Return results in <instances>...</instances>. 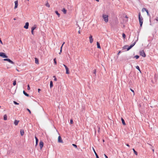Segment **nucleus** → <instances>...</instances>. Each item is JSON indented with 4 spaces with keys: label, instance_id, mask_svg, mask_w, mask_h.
<instances>
[{
    "label": "nucleus",
    "instance_id": "4468645a",
    "mask_svg": "<svg viewBox=\"0 0 158 158\" xmlns=\"http://www.w3.org/2000/svg\"><path fill=\"white\" fill-rule=\"evenodd\" d=\"M20 133L21 136L23 135L24 133V130L23 129H21L20 131Z\"/></svg>",
    "mask_w": 158,
    "mask_h": 158
},
{
    "label": "nucleus",
    "instance_id": "473e14b6",
    "mask_svg": "<svg viewBox=\"0 0 158 158\" xmlns=\"http://www.w3.org/2000/svg\"><path fill=\"white\" fill-rule=\"evenodd\" d=\"M13 102H14V104H15L16 105H19V103L16 102H15V101H14Z\"/></svg>",
    "mask_w": 158,
    "mask_h": 158
},
{
    "label": "nucleus",
    "instance_id": "f3484780",
    "mask_svg": "<svg viewBox=\"0 0 158 158\" xmlns=\"http://www.w3.org/2000/svg\"><path fill=\"white\" fill-rule=\"evenodd\" d=\"M23 94L26 96L28 97L29 96V94L26 93L24 90L23 91Z\"/></svg>",
    "mask_w": 158,
    "mask_h": 158
},
{
    "label": "nucleus",
    "instance_id": "ddd939ff",
    "mask_svg": "<svg viewBox=\"0 0 158 158\" xmlns=\"http://www.w3.org/2000/svg\"><path fill=\"white\" fill-rule=\"evenodd\" d=\"M19 122V120H15V121H14V124H15V126H16V125H18Z\"/></svg>",
    "mask_w": 158,
    "mask_h": 158
},
{
    "label": "nucleus",
    "instance_id": "423d86ee",
    "mask_svg": "<svg viewBox=\"0 0 158 158\" xmlns=\"http://www.w3.org/2000/svg\"><path fill=\"white\" fill-rule=\"evenodd\" d=\"M136 41L134 42V43L132 44L127 49V51L130 50L131 48H132L135 44Z\"/></svg>",
    "mask_w": 158,
    "mask_h": 158
},
{
    "label": "nucleus",
    "instance_id": "9b49d317",
    "mask_svg": "<svg viewBox=\"0 0 158 158\" xmlns=\"http://www.w3.org/2000/svg\"><path fill=\"white\" fill-rule=\"evenodd\" d=\"M145 10V11L146 12L147 15H148L149 16V12H148V10L147 9L145 8H143L142 9V12H143V10Z\"/></svg>",
    "mask_w": 158,
    "mask_h": 158
},
{
    "label": "nucleus",
    "instance_id": "2f4dec72",
    "mask_svg": "<svg viewBox=\"0 0 158 158\" xmlns=\"http://www.w3.org/2000/svg\"><path fill=\"white\" fill-rule=\"evenodd\" d=\"M35 139L36 142H38V141H39L38 139L35 136Z\"/></svg>",
    "mask_w": 158,
    "mask_h": 158
},
{
    "label": "nucleus",
    "instance_id": "9d476101",
    "mask_svg": "<svg viewBox=\"0 0 158 158\" xmlns=\"http://www.w3.org/2000/svg\"><path fill=\"white\" fill-rule=\"evenodd\" d=\"M15 6L14 7V9H16L18 6V1H16L15 2Z\"/></svg>",
    "mask_w": 158,
    "mask_h": 158
},
{
    "label": "nucleus",
    "instance_id": "3c124183",
    "mask_svg": "<svg viewBox=\"0 0 158 158\" xmlns=\"http://www.w3.org/2000/svg\"><path fill=\"white\" fill-rule=\"evenodd\" d=\"M38 142H36V144H35V146H37V145H38Z\"/></svg>",
    "mask_w": 158,
    "mask_h": 158
},
{
    "label": "nucleus",
    "instance_id": "4d7b16f0",
    "mask_svg": "<svg viewBox=\"0 0 158 158\" xmlns=\"http://www.w3.org/2000/svg\"><path fill=\"white\" fill-rule=\"evenodd\" d=\"M35 59L36 60V59H38L37 58H35Z\"/></svg>",
    "mask_w": 158,
    "mask_h": 158
},
{
    "label": "nucleus",
    "instance_id": "6e6552de",
    "mask_svg": "<svg viewBox=\"0 0 158 158\" xmlns=\"http://www.w3.org/2000/svg\"><path fill=\"white\" fill-rule=\"evenodd\" d=\"M140 55L143 57H145L146 56L145 54L144 53V51L143 50H142L140 52Z\"/></svg>",
    "mask_w": 158,
    "mask_h": 158
},
{
    "label": "nucleus",
    "instance_id": "f8f14e48",
    "mask_svg": "<svg viewBox=\"0 0 158 158\" xmlns=\"http://www.w3.org/2000/svg\"><path fill=\"white\" fill-rule=\"evenodd\" d=\"M93 150L94 151V154L96 156V158H99V156H98V154H97V153H96V152L94 149V148L93 147Z\"/></svg>",
    "mask_w": 158,
    "mask_h": 158
},
{
    "label": "nucleus",
    "instance_id": "7ed1b4c3",
    "mask_svg": "<svg viewBox=\"0 0 158 158\" xmlns=\"http://www.w3.org/2000/svg\"><path fill=\"white\" fill-rule=\"evenodd\" d=\"M0 56L2 57L3 58H8V56L6 55L5 53L3 52H0Z\"/></svg>",
    "mask_w": 158,
    "mask_h": 158
},
{
    "label": "nucleus",
    "instance_id": "0e129e2a",
    "mask_svg": "<svg viewBox=\"0 0 158 158\" xmlns=\"http://www.w3.org/2000/svg\"><path fill=\"white\" fill-rule=\"evenodd\" d=\"M27 0V1H29V0Z\"/></svg>",
    "mask_w": 158,
    "mask_h": 158
},
{
    "label": "nucleus",
    "instance_id": "69168bd1",
    "mask_svg": "<svg viewBox=\"0 0 158 158\" xmlns=\"http://www.w3.org/2000/svg\"><path fill=\"white\" fill-rule=\"evenodd\" d=\"M1 107V106H0V108Z\"/></svg>",
    "mask_w": 158,
    "mask_h": 158
},
{
    "label": "nucleus",
    "instance_id": "5701e85b",
    "mask_svg": "<svg viewBox=\"0 0 158 158\" xmlns=\"http://www.w3.org/2000/svg\"><path fill=\"white\" fill-rule=\"evenodd\" d=\"M6 60L8 61L9 63L14 64V63L11 60Z\"/></svg>",
    "mask_w": 158,
    "mask_h": 158
},
{
    "label": "nucleus",
    "instance_id": "a211bd4d",
    "mask_svg": "<svg viewBox=\"0 0 158 158\" xmlns=\"http://www.w3.org/2000/svg\"><path fill=\"white\" fill-rule=\"evenodd\" d=\"M97 48H101V47L100 45V44L98 42H97Z\"/></svg>",
    "mask_w": 158,
    "mask_h": 158
},
{
    "label": "nucleus",
    "instance_id": "20e7f679",
    "mask_svg": "<svg viewBox=\"0 0 158 158\" xmlns=\"http://www.w3.org/2000/svg\"><path fill=\"white\" fill-rule=\"evenodd\" d=\"M58 142L59 143H63V140L62 139V138L60 136H58Z\"/></svg>",
    "mask_w": 158,
    "mask_h": 158
},
{
    "label": "nucleus",
    "instance_id": "7c9ffc66",
    "mask_svg": "<svg viewBox=\"0 0 158 158\" xmlns=\"http://www.w3.org/2000/svg\"><path fill=\"white\" fill-rule=\"evenodd\" d=\"M16 81L15 80L14 81L13 84L14 86H15V85H16Z\"/></svg>",
    "mask_w": 158,
    "mask_h": 158
},
{
    "label": "nucleus",
    "instance_id": "f704fd0d",
    "mask_svg": "<svg viewBox=\"0 0 158 158\" xmlns=\"http://www.w3.org/2000/svg\"><path fill=\"white\" fill-rule=\"evenodd\" d=\"M122 36H123V38L124 39H125L126 37V35H125V34L124 33H123V34H122Z\"/></svg>",
    "mask_w": 158,
    "mask_h": 158
},
{
    "label": "nucleus",
    "instance_id": "e433bc0d",
    "mask_svg": "<svg viewBox=\"0 0 158 158\" xmlns=\"http://www.w3.org/2000/svg\"><path fill=\"white\" fill-rule=\"evenodd\" d=\"M73 120L72 119H71L70 120V123L71 124H73Z\"/></svg>",
    "mask_w": 158,
    "mask_h": 158
},
{
    "label": "nucleus",
    "instance_id": "4c0bfd02",
    "mask_svg": "<svg viewBox=\"0 0 158 158\" xmlns=\"http://www.w3.org/2000/svg\"><path fill=\"white\" fill-rule=\"evenodd\" d=\"M134 57L135 58H136V59H137L138 58H139V56H138V55H136Z\"/></svg>",
    "mask_w": 158,
    "mask_h": 158
},
{
    "label": "nucleus",
    "instance_id": "5fc2aeb1",
    "mask_svg": "<svg viewBox=\"0 0 158 158\" xmlns=\"http://www.w3.org/2000/svg\"><path fill=\"white\" fill-rule=\"evenodd\" d=\"M97 2H99V0H96Z\"/></svg>",
    "mask_w": 158,
    "mask_h": 158
},
{
    "label": "nucleus",
    "instance_id": "052dcab7",
    "mask_svg": "<svg viewBox=\"0 0 158 158\" xmlns=\"http://www.w3.org/2000/svg\"><path fill=\"white\" fill-rule=\"evenodd\" d=\"M125 17L126 18H127V16H126Z\"/></svg>",
    "mask_w": 158,
    "mask_h": 158
},
{
    "label": "nucleus",
    "instance_id": "c03bdc74",
    "mask_svg": "<svg viewBox=\"0 0 158 158\" xmlns=\"http://www.w3.org/2000/svg\"><path fill=\"white\" fill-rule=\"evenodd\" d=\"M63 65L65 67V68L66 69V68H68V67L66 66L64 64H63Z\"/></svg>",
    "mask_w": 158,
    "mask_h": 158
},
{
    "label": "nucleus",
    "instance_id": "f03ea898",
    "mask_svg": "<svg viewBox=\"0 0 158 158\" xmlns=\"http://www.w3.org/2000/svg\"><path fill=\"white\" fill-rule=\"evenodd\" d=\"M102 17L104 19V21L106 23H107L108 22V15H105L104 14H103L102 15Z\"/></svg>",
    "mask_w": 158,
    "mask_h": 158
},
{
    "label": "nucleus",
    "instance_id": "4be33fe9",
    "mask_svg": "<svg viewBox=\"0 0 158 158\" xmlns=\"http://www.w3.org/2000/svg\"><path fill=\"white\" fill-rule=\"evenodd\" d=\"M3 119L4 120H6L7 119V116L6 114H5L4 115Z\"/></svg>",
    "mask_w": 158,
    "mask_h": 158
},
{
    "label": "nucleus",
    "instance_id": "de8ad7c7",
    "mask_svg": "<svg viewBox=\"0 0 158 158\" xmlns=\"http://www.w3.org/2000/svg\"><path fill=\"white\" fill-rule=\"evenodd\" d=\"M157 21H158V17H156L155 19Z\"/></svg>",
    "mask_w": 158,
    "mask_h": 158
},
{
    "label": "nucleus",
    "instance_id": "ea45409f",
    "mask_svg": "<svg viewBox=\"0 0 158 158\" xmlns=\"http://www.w3.org/2000/svg\"><path fill=\"white\" fill-rule=\"evenodd\" d=\"M27 110L29 112L30 114H31V111H30V110L29 109H28V108H27Z\"/></svg>",
    "mask_w": 158,
    "mask_h": 158
},
{
    "label": "nucleus",
    "instance_id": "49530a36",
    "mask_svg": "<svg viewBox=\"0 0 158 158\" xmlns=\"http://www.w3.org/2000/svg\"><path fill=\"white\" fill-rule=\"evenodd\" d=\"M104 156L106 158H108V156L105 154H104Z\"/></svg>",
    "mask_w": 158,
    "mask_h": 158
},
{
    "label": "nucleus",
    "instance_id": "e2e57ef3",
    "mask_svg": "<svg viewBox=\"0 0 158 158\" xmlns=\"http://www.w3.org/2000/svg\"><path fill=\"white\" fill-rule=\"evenodd\" d=\"M152 150H153V151H154V149H153Z\"/></svg>",
    "mask_w": 158,
    "mask_h": 158
},
{
    "label": "nucleus",
    "instance_id": "dca6fc26",
    "mask_svg": "<svg viewBox=\"0 0 158 158\" xmlns=\"http://www.w3.org/2000/svg\"><path fill=\"white\" fill-rule=\"evenodd\" d=\"M121 119L122 123L123 125H125L126 123H125V121H124V119L122 118Z\"/></svg>",
    "mask_w": 158,
    "mask_h": 158
},
{
    "label": "nucleus",
    "instance_id": "c85d7f7f",
    "mask_svg": "<svg viewBox=\"0 0 158 158\" xmlns=\"http://www.w3.org/2000/svg\"><path fill=\"white\" fill-rule=\"evenodd\" d=\"M72 145L74 147H75V148H77V146L75 144H72Z\"/></svg>",
    "mask_w": 158,
    "mask_h": 158
},
{
    "label": "nucleus",
    "instance_id": "6e6d98bb",
    "mask_svg": "<svg viewBox=\"0 0 158 158\" xmlns=\"http://www.w3.org/2000/svg\"><path fill=\"white\" fill-rule=\"evenodd\" d=\"M99 129H100V128H99V130H98V132H99Z\"/></svg>",
    "mask_w": 158,
    "mask_h": 158
},
{
    "label": "nucleus",
    "instance_id": "412c9836",
    "mask_svg": "<svg viewBox=\"0 0 158 158\" xmlns=\"http://www.w3.org/2000/svg\"><path fill=\"white\" fill-rule=\"evenodd\" d=\"M62 11L64 14H66V13L67 10L64 8H63Z\"/></svg>",
    "mask_w": 158,
    "mask_h": 158
},
{
    "label": "nucleus",
    "instance_id": "bb28decb",
    "mask_svg": "<svg viewBox=\"0 0 158 158\" xmlns=\"http://www.w3.org/2000/svg\"><path fill=\"white\" fill-rule=\"evenodd\" d=\"M45 5L46 6H47L48 7H50V5H49V3H48V2L46 3L45 4Z\"/></svg>",
    "mask_w": 158,
    "mask_h": 158
},
{
    "label": "nucleus",
    "instance_id": "c9c22d12",
    "mask_svg": "<svg viewBox=\"0 0 158 158\" xmlns=\"http://www.w3.org/2000/svg\"><path fill=\"white\" fill-rule=\"evenodd\" d=\"M94 73L95 74V75H96V69H94Z\"/></svg>",
    "mask_w": 158,
    "mask_h": 158
},
{
    "label": "nucleus",
    "instance_id": "2eb2a0df",
    "mask_svg": "<svg viewBox=\"0 0 158 158\" xmlns=\"http://www.w3.org/2000/svg\"><path fill=\"white\" fill-rule=\"evenodd\" d=\"M53 82L52 81H51L50 82V88H51L53 87Z\"/></svg>",
    "mask_w": 158,
    "mask_h": 158
},
{
    "label": "nucleus",
    "instance_id": "c756f323",
    "mask_svg": "<svg viewBox=\"0 0 158 158\" xmlns=\"http://www.w3.org/2000/svg\"><path fill=\"white\" fill-rule=\"evenodd\" d=\"M128 46L127 45H126L125 46H124L123 47V48L124 49H127L128 48Z\"/></svg>",
    "mask_w": 158,
    "mask_h": 158
},
{
    "label": "nucleus",
    "instance_id": "0eeeda50",
    "mask_svg": "<svg viewBox=\"0 0 158 158\" xmlns=\"http://www.w3.org/2000/svg\"><path fill=\"white\" fill-rule=\"evenodd\" d=\"M39 145L40 149H41L44 146V143L42 142V141H40Z\"/></svg>",
    "mask_w": 158,
    "mask_h": 158
},
{
    "label": "nucleus",
    "instance_id": "39448f33",
    "mask_svg": "<svg viewBox=\"0 0 158 158\" xmlns=\"http://www.w3.org/2000/svg\"><path fill=\"white\" fill-rule=\"evenodd\" d=\"M89 40L90 43L91 44L93 43L94 41L93 38V36L91 35H90L89 37Z\"/></svg>",
    "mask_w": 158,
    "mask_h": 158
},
{
    "label": "nucleus",
    "instance_id": "72a5a7b5",
    "mask_svg": "<svg viewBox=\"0 0 158 158\" xmlns=\"http://www.w3.org/2000/svg\"><path fill=\"white\" fill-rule=\"evenodd\" d=\"M35 63L37 64H39V60H35Z\"/></svg>",
    "mask_w": 158,
    "mask_h": 158
},
{
    "label": "nucleus",
    "instance_id": "13d9d810",
    "mask_svg": "<svg viewBox=\"0 0 158 158\" xmlns=\"http://www.w3.org/2000/svg\"><path fill=\"white\" fill-rule=\"evenodd\" d=\"M103 142H104V139H103Z\"/></svg>",
    "mask_w": 158,
    "mask_h": 158
},
{
    "label": "nucleus",
    "instance_id": "393cba45",
    "mask_svg": "<svg viewBox=\"0 0 158 158\" xmlns=\"http://www.w3.org/2000/svg\"><path fill=\"white\" fill-rule=\"evenodd\" d=\"M136 68L138 69L139 72H141V70H140V69L139 67V66H136Z\"/></svg>",
    "mask_w": 158,
    "mask_h": 158
},
{
    "label": "nucleus",
    "instance_id": "680f3d73",
    "mask_svg": "<svg viewBox=\"0 0 158 158\" xmlns=\"http://www.w3.org/2000/svg\"><path fill=\"white\" fill-rule=\"evenodd\" d=\"M7 59V60H8V59H8V58H7V59Z\"/></svg>",
    "mask_w": 158,
    "mask_h": 158
},
{
    "label": "nucleus",
    "instance_id": "b1692460",
    "mask_svg": "<svg viewBox=\"0 0 158 158\" xmlns=\"http://www.w3.org/2000/svg\"><path fill=\"white\" fill-rule=\"evenodd\" d=\"M64 43H65V42H64L62 45V46L60 48V52L59 53V54H60L61 52L62 47H63V45L64 44Z\"/></svg>",
    "mask_w": 158,
    "mask_h": 158
},
{
    "label": "nucleus",
    "instance_id": "79ce46f5",
    "mask_svg": "<svg viewBox=\"0 0 158 158\" xmlns=\"http://www.w3.org/2000/svg\"><path fill=\"white\" fill-rule=\"evenodd\" d=\"M31 33L32 35H34V30H31Z\"/></svg>",
    "mask_w": 158,
    "mask_h": 158
},
{
    "label": "nucleus",
    "instance_id": "a19ab883",
    "mask_svg": "<svg viewBox=\"0 0 158 158\" xmlns=\"http://www.w3.org/2000/svg\"><path fill=\"white\" fill-rule=\"evenodd\" d=\"M30 86H29V85H27V89L28 90H30Z\"/></svg>",
    "mask_w": 158,
    "mask_h": 158
},
{
    "label": "nucleus",
    "instance_id": "f257e3e1",
    "mask_svg": "<svg viewBox=\"0 0 158 158\" xmlns=\"http://www.w3.org/2000/svg\"><path fill=\"white\" fill-rule=\"evenodd\" d=\"M139 19L140 26L141 27L143 24V18L142 17H141L140 13L139 14Z\"/></svg>",
    "mask_w": 158,
    "mask_h": 158
},
{
    "label": "nucleus",
    "instance_id": "09e8293b",
    "mask_svg": "<svg viewBox=\"0 0 158 158\" xmlns=\"http://www.w3.org/2000/svg\"><path fill=\"white\" fill-rule=\"evenodd\" d=\"M126 144V145L128 147H130V145H129V144Z\"/></svg>",
    "mask_w": 158,
    "mask_h": 158
},
{
    "label": "nucleus",
    "instance_id": "6ab92c4d",
    "mask_svg": "<svg viewBox=\"0 0 158 158\" xmlns=\"http://www.w3.org/2000/svg\"><path fill=\"white\" fill-rule=\"evenodd\" d=\"M66 69V73L67 74H69V69L68 68H66L65 69Z\"/></svg>",
    "mask_w": 158,
    "mask_h": 158
},
{
    "label": "nucleus",
    "instance_id": "a18cd8bd",
    "mask_svg": "<svg viewBox=\"0 0 158 158\" xmlns=\"http://www.w3.org/2000/svg\"><path fill=\"white\" fill-rule=\"evenodd\" d=\"M54 63L55 64H56L57 63L56 62V60H54Z\"/></svg>",
    "mask_w": 158,
    "mask_h": 158
},
{
    "label": "nucleus",
    "instance_id": "58836bf2",
    "mask_svg": "<svg viewBox=\"0 0 158 158\" xmlns=\"http://www.w3.org/2000/svg\"><path fill=\"white\" fill-rule=\"evenodd\" d=\"M53 77L54 78V81H57V78H56V76H53Z\"/></svg>",
    "mask_w": 158,
    "mask_h": 158
},
{
    "label": "nucleus",
    "instance_id": "a878e982",
    "mask_svg": "<svg viewBox=\"0 0 158 158\" xmlns=\"http://www.w3.org/2000/svg\"><path fill=\"white\" fill-rule=\"evenodd\" d=\"M132 150L133 151L134 153L135 154V155H137L138 154L137 152L135 151L134 148H133Z\"/></svg>",
    "mask_w": 158,
    "mask_h": 158
},
{
    "label": "nucleus",
    "instance_id": "8fccbe9b",
    "mask_svg": "<svg viewBox=\"0 0 158 158\" xmlns=\"http://www.w3.org/2000/svg\"><path fill=\"white\" fill-rule=\"evenodd\" d=\"M38 92H40V91L41 90V89H38Z\"/></svg>",
    "mask_w": 158,
    "mask_h": 158
},
{
    "label": "nucleus",
    "instance_id": "aec40b11",
    "mask_svg": "<svg viewBox=\"0 0 158 158\" xmlns=\"http://www.w3.org/2000/svg\"><path fill=\"white\" fill-rule=\"evenodd\" d=\"M36 28V25H34L33 27H31V30H34Z\"/></svg>",
    "mask_w": 158,
    "mask_h": 158
},
{
    "label": "nucleus",
    "instance_id": "cd10ccee",
    "mask_svg": "<svg viewBox=\"0 0 158 158\" xmlns=\"http://www.w3.org/2000/svg\"><path fill=\"white\" fill-rule=\"evenodd\" d=\"M55 13L56 14V15H58V17H59L60 16V14L57 11H55Z\"/></svg>",
    "mask_w": 158,
    "mask_h": 158
},
{
    "label": "nucleus",
    "instance_id": "37998d69",
    "mask_svg": "<svg viewBox=\"0 0 158 158\" xmlns=\"http://www.w3.org/2000/svg\"><path fill=\"white\" fill-rule=\"evenodd\" d=\"M131 90L132 92H133V93H134V90H133L132 89H130Z\"/></svg>",
    "mask_w": 158,
    "mask_h": 158
},
{
    "label": "nucleus",
    "instance_id": "bf43d9fd",
    "mask_svg": "<svg viewBox=\"0 0 158 158\" xmlns=\"http://www.w3.org/2000/svg\"><path fill=\"white\" fill-rule=\"evenodd\" d=\"M14 20H16V19H15V18H14Z\"/></svg>",
    "mask_w": 158,
    "mask_h": 158
},
{
    "label": "nucleus",
    "instance_id": "1a4fd4ad",
    "mask_svg": "<svg viewBox=\"0 0 158 158\" xmlns=\"http://www.w3.org/2000/svg\"><path fill=\"white\" fill-rule=\"evenodd\" d=\"M29 26V23L28 22H26L25 23V25L24 26V27L26 29L28 28Z\"/></svg>",
    "mask_w": 158,
    "mask_h": 158
},
{
    "label": "nucleus",
    "instance_id": "864d4df0",
    "mask_svg": "<svg viewBox=\"0 0 158 158\" xmlns=\"http://www.w3.org/2000/svg\"><path fill=\"white\" fill-rule=\"evenodd\" d=\"M120 52H121V51H119V52H118V55H119V53H120Z\"/></svg>",
    "mask_w": 158,
    "mask_h": 158
},
{
    "label": "nucleus",
    "instance_id": "603ef678",
    "mask_svg": "<svg viewBox=\"0 0 158 158\" xmlns=\"http://www.w3.org/2000/svg\"><path fill=\"white\" fill-rule=\"evenodd\" d=\"M78 33L79 34H80L81 33L80 31V30L78 31Z\"/></svg>",
    "mask_w": 158,
    "mask_h": 158
}]
</instances>
